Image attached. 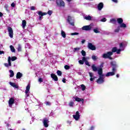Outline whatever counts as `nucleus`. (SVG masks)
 <instances>
[{"label":"nucleus","mask_w":130,"mask_h":130,"mask_svg":"<svg viewBox=\"0 0 130 130\" xmlns=\"http://www.w3.org/2000/svg\"><path fill=\"white\" fill-rule=\"evenodd\" d=\"M127 44V42H123L119 44V49H117L116 47H114L112 49L113 52H116L117 54L120 53V51H123L124 48Z\"/></svg>","instance_id":"f257e3e1"},{"label":"nucleus","mask_w":130,"mask_h":130,"mask_svg":"<svg viewBox=\"0 0 130 130\" xmlns=\"http://www.w3.org/2000/svg\"><path fill=\"white\" fill-rule=\"evenodd\" d=\"M103 71L102 69L100 68L98 70V74L99 75L100 77L96 81L98 84H103L104 83V75L103 74Z\"/></svg>","instance_id":"f03ea898"},{"label":"nucleus","mask_w":130,"mask_h":130,"mask_svg":"<svg viewBox=\"0 0 130 130\" xmlns=\"http://www.w3.org/2000/svg\"><path fill=\"white\" fill-rule=\"evenodd\" d=\"M117 23L119 24L120 28H123V29H125L126 28V24L123 23V19L121 18H117Z\"/></svg>","instance_id":"7ed1b4c3"},{"label":"nucleus","mask_w":130,"mask_h":130,"mask_svg":"<svg viewBox=\"0 0 130 130\" xmlns=\"http://www.w3.org/2000/svg\"><path fill=\"white\" fill-rule=\"evenodd\" d=\"M113 52L112 50V52H108L106 53L103 54L102 57L103 58H109V59H112L111 58V55L113 54Z\"/></svg>","instance_id":"20e7f679"},{"label":"nucleus","mask_w":130,"mask_h":130,"mask_svg":"<svg viewBox=\"0 0 130 130\" xmlns=\"http://www.w3.org/2000/svg\"><path fill=\"white\" fill-rule=\"evenodd\" d=\"M67 22L71 26H75V19L71 16H69L67 18Z\"/></svg>","instance_id":"39448f33"},{"label":"nucleus","mask_w":130,"mask_h":130,"mask_svg":"<svg viewBox=\"0 0 130 130\" xmlns=\"http://www.w3.org/2000/svg\"><path fill=\"white\" fill-rule=\"evenodd\" d=\"M55 2L57 7L59 8H61V7H63L66 6L64 2L62 0H55Z\"/></svg>","instance_id":"423d86ee"},{"label":"nucleus","mask_w":130,"mask_h":130,"mask_svg":"<svg viewBox=\"0 0 130 130\" xmlns=\"http://www.w3.org/2000/svg\"><path fill=\"white\" fill-rule=\"evenodd\" d=\"M116 72V69L113 68L112 72H108L106 74V77H110L111 76H114L115 72Z\"/></svg>","instance_id":"0eeeda50"},{"label":"nucleus","mask_w":130,"mask_h":130,"mask_svg":"<svg viewBox=\"0 0 130 130\" xmlns=\"http://www.w3.org/2000/svg\"><path fill=\"white\" fill-rule=\"evenodd\" d=\"M7 30L8 31L9 35L10 38H13V37H14V31H13L12 27H8Z\"/></svg>","instance_id":"6e6552de"},{"label":"nucleus","mask_w":130,"mask_h":130,"mask_svg":"<svg viewBox=\"0 0 130 130\" xmlns=\"http://www.w3.org/2000/svg\"><path fill=\"white\" fill-rule=\"evenodd\" d=\"M87 47L90 50H96V47L91 43H88Z\"/></svg>","instance_id":"1a4fd4ad"},{"label":"nucleus","mask_w":130,"mask_h":130,"mask_svg":"<svg viewBox=\"0 0 130 130\" xmlns=\"http://www.w3.org/2000/svg\"><path fill=\"white\" fill-rule=\"evenodd\" d=\"M80 115L79 111H77L75 114L73 115V118H74V119H75L76 121H78L79 119H80Z\"/></svg>","instance_id":"9d476101"},{"label":"nucleus","mask_w":130,"mask_h":130,"mask_svg":"<svg viewBox=\"0 0 130 130\" xmlns=\"http://www.w3.org/2000/svg\"><path fill=\"white\" fill-rule=\"evenodd\" d=\"M38 15L40 16L39 19L42 20V18L43 16H45L47 15V13L46 12H42V11H39L38 12Z\"/></svg>","instance_id":"9b49d317"},{"label":"nucleus","mask_w":130,"mask_h":130,"mask_svg":"<svg viewBox=\"0 0 130 130\" xmlns=\"http://www.w3.org/2000/svg\"><path fill=\"white\" fill-rule=\"evenodd\" d=\"M30 93V84H28L26 87L25 94L27 97H28Z\"/></svg>","instance_id":"f8f14e48"},{"label":"nucleus","mask_w":130,"mask_h":130,"mask_svg":"<svg viewBox=\"0 0 130 130\" xmlns=\"http://www.w3.org/2000/svg\"><path fill=\"white\" fill-rule=\"evenodd\" d=\"M48 122H49V121L47 119H44L43 120V123L45 127H48Z\"/></svg>","instance_id":"ddd939ff"},{"label":"nucleus","mask_w":130,"mask_h":130,"mask_svg":"<svg viewBox=\"0 0 130 130\" xmlns=\"http://www.w3.org/2000/svg\"><path fill=\"white\" fill-rule=\"evenodd\" d=\"M8 63H6L4 64V66L6 67V68H9V67H12V64L11 63V56L8 57Z\"/></svg>","instance_id":"4468645a"},{"label":"nucleus","mask_w":130,"mask_h":130,"mask_svg":"<svg viewBox=\"0 0 130 130\" xmlns=\"http://www.w3.org/2000/svg\"><path fill=\"white\" fill-rule=\"evenodd\" d=\"M92 27L91 25H85L83 26L82 30H85L86 31H89V30H91Z\"/></svg>","instance_id":"2eb2a0df"},{"label":"nucleus","mask_w":130,"mask_h":130,"mask_svg":"<svg viewBox=\"0 0 130 130\" xmlns=\"http://www.w3.org/2000/svg\"><path fill=\"white\" fill-rule=\"evenodd\" d=\"M14 103H15V100H14V99H13V98H11L9 101V107H12V106H13V104H14Z\"/></svg>","instance_id":"dca6fc26"},{"label":"nucleus","mask_w":130,"mask_h":130,"mask_svg":"<svg viewBox=\"0 0 130 130\" xmlns=\"http://www.w3.org/2000/svg\"><path fill=\"white\" fill-rule=\"evenodd\" d=\"M89 77L90 78V81H92L96 79V77L94 76V74L92 72H89Z\"/></svg>","instance_id":"f3484780"},{"label":"nucleus","mask_w":130,"mask_h":130,"mask_svg":"<svg viewBox=\"0 0 130 130\" xmlns=\"http://www.w3.org/2000/svg\"><path fill=\"white\" fill-rule=\"evenodd\" d=\"M92 71L93 72H97L98 73V70H99V69H102V68H96V67L95 66V64H93L91 66Z\"/></svg>","instance_id":"a211bd4d"},{"label":"nucleus","mask_w":130,"mask_h":130,"mask_svg":"<svg viewBox=\"0 0 130 130\" xmlns=\"http://www.w3.org/2000/svg\"><path fill=\"white\" fill-rule=\"evenodd\" d=\"M103 7H104V4H103V3H100L98 6L99 11H101V10L103 9Z\"/></svg>","instance_id":"6ab92c4d"},{"label":"nucleus","mask_w":130,"mask_h":130,"mask_svg":"<svg viewBox=\"0 0 130 130\" xmlns=\"http://www.w3.org/2000/svg\"><path fill=\"white\" fill-rule=\"evenodd\" d=\"M9 84L10 85L12 86V87H13V88H15V89H18L19 88V86L15 83L10 82H9Z\"/></svg>","instance_id":"aec40b11"},{"label":"nucleus","mask_w":130,"mask_h":130,"mask_svg":"<svg viewBox=\"0 0 130 130\" xmlns=\"http://www.w3.org/2000/svg\"><path fill=\"white\" fill-rule=\"evenodd\" d=\"M51 77L52 78L53 80H54V81H58V78H57V76H56V75H55V74H51Z\"/></svg>","instance_id":"412c9836"},{"label":"nucleus","mask_w":130,"mask_h":130,"mask_svg":"<svg viewBox=\"0 0 130 130\" xmlns=\"http://www.w3.org/2000/svg\"><path fill=\"white\" fill-rule=\"evenodd\" d=\"M74 99H75V101H77V102H82V103H84V99H80L78 97L77 98H74Z\"/></svg>","instance_id":"4be33fe9"},{"label":"nucleus","mask_w":130,"mask_h":130,"mask_svg":"<svg viewBox=\"0 0 130 130\" xmlns=\"http://www.w3.org/2000/svg\"><path fill=\"white\" fill-rule=\"evenodd\" d=\"M82 60H83V61H85V64L86 66H88V67H90V63L89 62V61H88V60H86V57H82Z\"/></svg>","instance_id":"5701e85b"},{"label":"nucleus","mask_w":130,"mask_h":130,"mask_svg":"<svg viewBox=\"0 0 130 130\" xmlns=\"http://www.w3.org/2000/svg\"><path fill=\"white\" fill-rule=\"evenodd\" d=\"M23 76V74L20 72H18L16 75V79H21Z\"/></svg>","instance_id":"b1692460"},{"label":"nucleus","mask_w":130,"mask_h":130,"mask_svg":"<svg viewBox=\"0 0 130 130\" xmlns=\"http://www.w3.org/2000/svg\"><path fill=\"white\" fill-rule=\"evenodd\" d=\"M26 25H27V22H26V20H24L22 21V26L23 29H25V27H26Z\"/></svg>","instance_id":"393cba45"},{"label":"nucleus","mask_w":130,"mask_h":130,"mask_svg":"<svg viewBox=\"0 0 130 130\" xmlns=\"http://www.w3.org/2000/svg\"><path fill=\"white\" fill-rule=\"evenodd\" d=\"M111 64L112 66V67H114L113 68H114V69H115V68H117V64L115 61L111 62Z\"/></svg>","instance_id":"a878e982"},{"label":"nucleus","mask_w":130,"mask_h":130,"mask_svg":"<svg viewBox=\"0 0 130 130\" xmlns=\"http://www.w3.org/2000/svg\"><path fill=\"white\" fill-rule=\"evenodd\" d=\"M84 19H85V20H87V21H90V20L92 19V17L90 15H88L84 16Z\"/></svg>","instance_id":"bb28decb"},{"label":"nucleus","mask_w":130,"mask_h":130,"mask_svg":"<svg viewBox=\"0 0 130 130\" xmlns=\"http://www.w3.org/2000/svg\"><path fill=\"white\" fill-rule=\"evenodd\" d=\"M61 36L62 37H63V38H66V37H67V35L63 30L61 31Z\"/></svg>","instance_id":"cd10ccee"},{"label":"nucleus","mask_w":130,"mask_h":130,"mask_svg":"<svg viewBox=\"0 0 130 130\" xmlns=\"http://www.w3.org/2000/svg\"><path fill=\"white\" fill-rule=\"evenodd\" d=\"M110 23L112 24H115L116 23V19L115 18H112L110 20Z\"/></svg>","instance_id":"c85d7f7f"},{"label":"nucleus","mask_w":130,"mask_h":130,"mask_svg":"<svg viewBox=\"0 0 130 130\" xmlns=\"http://www.w3.org/2000/svg\"><path fill=\"white\" fill-rule=\"evenodd\" d=\"M10 48L12 52H15L16 49H15V48L14 46H13V45H10Z\"/></svg>","instance_id":"c756f323"},{"label":"nucleus","mask_w":130,"mask_h":130,"mask_svg":"<svg viewBox=\"0 0 130 130\" xmlns=\"http://www.w3.org/2000/svg\"><path fill=\"white\" fill-rule=\"evenodd\" d=\"M9 72L10 73V77L11 78L13 77L15 75V74L14 73V71H13L12 70H10Z\"/></svg>","instance_id":"7c9ffc66"},{"label":"nucleus","mask_w":130,"mask_h":130,"mask_svg":"<svg viewBox=\"0 0 130 130\" xmlns=\"http://www.w3.org/2000/svg\"><path fill=\"white\" fill-rule=\"evenodd\" d=\"M93 32H94V33H100V31H99V28H98V27H96L93 29Z\"/></svg>","instance_id":"2f4dec72"},{"label":"nucleus","mask_w":130,"mask_h":130,"mask_svg":"<svg viewBox=\"0 0 130 130\" xmlns=\"http://www.w3.org/2000/svg\"><path fill=\"white\" fill-rule=\"evenodd\" d=\"M17 50L19 52L22 51V46H21V45L19 44L18 45Z\"/></svg>","instance_id":"473e14b6"},{"label":"nucleus","mask_w":130,"mask_h":130,"mask_svg":"<svg viewBox=\"0 0 130 130\" xmlns=\"http://www.w3.org/2000/svg\"><path fill=\"white\" fill-rule=\"evenodd\" d=\"M91 58L92 59H93V60L95 61V60H97L98 57H97V56L92 55L91 57Z\"/></svg>","instance_id":"72a5a7b5"},{"label":"nucleus","mask_w":130,"mask_h":130,"mask_svg":"<svg viewBox=\"0 0 130 130\" xmlns=\"http://www.w3.org/2000/svg\"><path fill=\"white\" fill-rule=\"evenodd\" d=\"M81 88L82 91H85V90H86V86L84 84L81 85Z\"/></svg>","instance_id":"f704fd0d"},{"label":"nucleus","mask_w":130,"mask_h":130,"mask_svg":"<svg viewBox=\"0 0 130 130\" xmlns=\"http://www.w3.org/2000/svg\"><path fill=\"white\" fill-rule=\"evenodd\" d=\"M119 30H120V26L118 27L116 29H115L114 30V32L115 33H118V32H119Z\"/></svg>","instance_id":"c9c22d12"},{"label":"nucleus","mask_w":130,"mask_h":130,"mask_svg":"<svg viewBox=\"0 0 130 130\" xmlns=\"http://www.w3.org/2000/svg\"><path fill=\"white\" fill-rule=\"evenodd\" d=\"M11 59L12 61H14L15 60H16V59H17V57L16 56H13L11 58Z\"/></svg>","instance_id":"e433bc0d"},{"label":"nucleus","mask_w":130,"mask_h":130,"mask_svg":"<svg viewBox=\"0 0 130 130\" xmlns=\"http://www.w3.org/2000/svg\"><path fill=\"white\" fill-rule=\"evenodd\" d=\"M81 54L83 55V56H86V52H85L84 50H82L81 51Z\"/></svg>","instance_id":"4c0bfd02"},{"label":"nucleus","mask_w":130,"mask_h":130,"mask_svg":"<svg viewBox=\"0 0 130 130\" xmlns=\"http://www.w3.org/2000/svg\"><path fill=\"white\" fill-rule=\"evenodd\" d=\"M71 36H74L75 35H79V32H72L71 34Z\"/></svg>","instance_id":"58836bf2"},{"label":"nucleus","mask_w":130,"mask_h":130,"mask_svg":"<svg viewBox=\"0 0 130 130\" xmlns=\"http://www.w3.org/2000/svg\"><path fill=\"white\" fill-rule=\"evenodd\" d=\"M45 104L47 106H50V105H51V103L49 102H46Z\"/></svg>","instance_id":"ea45409f"},{"label":"nucleus","mask_w":130,"mask_h":130,"mask_svg":"<svg viewBox=\"0 0 130 130\" xmlns=\"http://www.w3.org/2000/svg\"><path fill=\"white\" fill-rule=\"evenodd\" d=\"M57 74L58 76H61V75H62L61 71L58 70L57 71Z\"/></svg>","instance_id":"a19ab883"},{"label":"nucleus","mask_w":130,"mask_h":130,"mask_svg":"<svg viewBox=\"0 0 130 130\" xmlns=\"http://www.w3.org/2000/svg\"><path fill=\"white\" fill-rule=\"evenodd\" d=\"M69 106H70V107H73V106H74V103L73 102H70L69 103Z\"/></svg>","instance_id":"79ce46f5"},{"label":"nucleus","mask_w":130,"mask_h":130,"mask_svg":"<svg viewBox=\"0 0 130 130\" xmlns=\"http://www.w3.org/2000/svg\"><path fill=\"white\" fill-rule=\"evenodd\" d=\"M84 61L83 60H79V63H80V64H84Z\"/></svg>","instance_id":"37998d69"},{"label":"nucleus","mask_w":130,"mask_h":130,"mask_svg":"<svg viewBox=\"0 0 130 130\" xmlns=\"http://www.w3.org/2000/svg\"><path fill=\"white\" fill-rule=\"evenodd\" d=\"M95 129V126H90L88 130H94Z\"/></svg>","instance_id":"c03bdc74"},{"label":"nucleus","mask_w":130,"mask_h":130,"mask_svg":"<svg viewBox=\"0 0 130 130\" xmlns=\"http://www.w3.org/2000/svg\"><path fill=\"white\" fill-rule=\"evenodd\" d=\"M49 16H51V14H52V11L49 10L48 13H47Z\"/></svg>","instance_id":"a18cd8bd"},{"label":"nucleus","mask_w":130,"mask_h":130,"mask_svg":"<svg viewBox=\"0 0 130 130\" xmlns=\"http://www.w3.org/2000/svg\"><path fill=\"white\" fill-rule=\"evenodd\" d=\"M79 49H81V48H75L74 49V52L79 51Z\"/></svg>","instance_id":"49530a36"},{"label":"nucleus","mask_w":130,"mask_h":130,"mask_svg":"<svg viewBox=\"0 0 130 130\" xmlns=\"http://www.w3.org/2000/svg\"><path fill=\"white\" fill-rule=\"evenodd\" d=\"M38 82H39L40 83H42V82H43V79H42V78H39Z\"/></svg>","instance_id":"de8ad7c7"},{"label":"nucleus","mask_w":130,"mask_h":130,"mask_svg":"<svg viewBox=\"0 0 130 130\" xmlns=\"http://www.w3.org/2000/svg\"><path fill=\"white\" fill-rule=\"evenodd\" d=\"M64 69L66 70H69L70 69V66H68V65H66L64 66Z\"/></svg>","instance_id":"09e8293b"},{"label":"nucleus","mask_w":130,"mask_h":130,"mask_svg":"<svg viewBox=\"0 0 130 130\" xmlns=\"http://www.w3.org/2000/svg\"><path fill=\"white\" fill-rule=\"evenodd\" d=\"M30 10H31V11H34V10H35V7H34V6H31V7H30Z\"/></svg>","instance_id":"8fccbe9b"},{"label":"nucleus","mask_w":130,"mask_h":130,"mask_svg":"<svg viewBox=\"0 0 130 130\" xmlns=\"http://www.w3.org/2000/svg\"><path fill=\"white\" fill-rule=\"evenodd\" d=\"M101 22H106V18H104L101 20Z\"/></svg>","instance_id":"3c124183"},{"label":"nucleus","mask_w":130,"mask_h":130,"mask_svg":"<svg viewBox=\"0 0 130 130\" xmlns=\"http://www.w3.org/2000/svg\"><path fill=\"white\" fill-rule=\"evenodd\" d=\"M16 6V4H15V3H12L11 4V7H12L13 8H15V6Z\"/></svg>","instance_id":"603ef678"},{"label":"nucleus","mask_w":130,"mask_h":130,"mask_svg":"<svg viewBox=\"0 0 130 130\" xmlns=\"http://www.w3.org/2000/svg\"><path fill=\"white\" fill-rule=\"evenodd\" d=\"M113 3H115L116 4H117L118 3V0H112Z\"/></svg>","instance_id":"864d4df0"},{"label":"nucleus","mask_w":130,"mask_h":130,"mask_svg":"<svg viewBox=\"0 0 130 130\" xmlns=\"http://www.w3.org/2000/svg\"><path fill=\"white\" fill-rule=\"evenodd\" d=\"M5 8H6V9H8V8H9V5L6 4V5H5Z\"/></svg>","instance_id":"5fc2aeb1"},{"label":"nucleus","mask_w":130,"mask_h":130,"mask_svg":"<svg viewBox=\"0 0 130 130\" xmlns=\"http://www.w3.org/2000/svg\"><path fill=\"white\" fill-rule=\"evenodd\" d=\"M85 42H86V40H83L81 41V43H82V44H84V43H85Z\"/></svg>","instance_id":"6e6d98bb"},{"label":"nucleus","mask_w":130,"mask_h":130,"mask_svg":"<svg viewBox=\"0 0 130 130\" xmlns=\"http://www.w3.org/2000/svg\"><path fill=\"white\" fill-rule=\"evenodd\" d=\"M62 82L63 83H66V79L63 78L62 80Z\"/></svg>","instance_id":"4d7b16f0"},{"label":"nucleus","mask_w":130,"mask_h":130,"mask_svg":"<svg viewBox=\"0 0 130 130\" xmlns=\"http://www.w3.org/2000/svg\"><path fill=\"white\" fill-rule=\"evenodd\" d=\"M85 58H86V60L90 59V58L89 57H85Z\"/></svg>","instance_id":"13d9d810"},{"label":"nucleus","mask_w":130,"mask_h":130,"mask_svg":"<svg viewBox=\"0 0 130 130\" xmlns=\"http://www.w3.org/2000/svg\"><path fill=\"white\" fill-rule=\"evenodd\" d=\"M3 16V13L2 12H0V17H2Z\"/></svg>","instance_id":"bf43d9fd"},{"label":"nucleus","mask_w":130,"mask_h":130,"mask_svg":"<svg viewBox=\"0 0 130 130\" xmlns=\"http://www.w3.org/2000/svg\"><path fill=\"white\" fill-rule=\"evenodd\" d=\"M67 2H68V3H70V2L72 1V0H66Z\"/></svg>","instance_id":"052dcab7"},{"label":"nucleus","mask_w":130,"mask_h":130,"mask_svg":"<svg viewBox=\"0 0 130 130\" xmlns=\"http://www.w3.org/2000/svg\"><path fill=\"white\" fill-rule=\"evenodd\" d=\"M116 77H117V78H119V75H118V74L117 75H116Z\"/></svg>","instance_id":"680f3d73"},{"label":"nucleus","mask_w":130,"mask_h":130,"mask_svg":"<svg viewBox=\"0 0 130 130\" xmlns=\"http://www.w3.org/2000/svg\"><path fill=\"white\" fill-rule=\"evenodd\" d=\"M22 130H25V129H22Z\"/></svg>","instance_id":"e2e57ef3"},{"label":"nucleus","mask_w":130,"mask_h":130,"mask_svg":"<svg viewBox=\"0 0 130 130\" xmlns=\"http://www.w3.org/2000/svg\"><path fill=\"white\" fill-rule=\"evenodd\" d=\"M49 1H52V0H49Z\"/></svg>","instance_id":"0e129e2a"}]
</instances>
